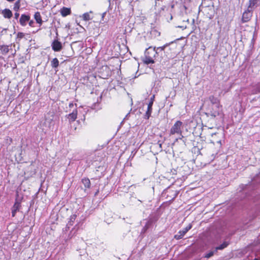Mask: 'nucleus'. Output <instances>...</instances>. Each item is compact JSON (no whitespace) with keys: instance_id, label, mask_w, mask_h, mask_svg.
Listing matches in <instances>:
<instances>
[{"instance_id":"obj_25","label":"nucleus","mask_w":260,"mask_h":260,"mask_svg":"<svg viewBox=\"0 0 260 260\" xmlns=\"http://www.w3.org/2000/svg\"><path fill=\"white\" fill-rule=\"evenodd\" d=\"M184 236V235H183L182 233H180V231L178 232V234L175 235V237L176 239H180L183 238Z\"/></svg>"},{"instance_id":"obj_5","label":"nucleus","mask_w":260,"mask_h":260,"mask_svg":"<svg viewBox=\"0 0 260 260\" xmlns=\"http://www.w3.org/2000/svg\"><path fill=\"white\" fill-rule=\"evenodd\" d=\"M78 111L77 108H75L72 112L66 115V117L69 120L70 123L73 122L76 120L77 117Z\"/></svg>"},{"instance_id":"obj_17","label":"nucleus","mask_w":260,"mask_h":260,"mask_svg":"<svg viewBox=\"0 0 260 260\" xmlns=\"http://www.w3.org/2000/svg\"><path fill=\"white\" fill-rule=\"evenodd\" d=\"M92 11H89V12L85 13L82 15V18L84 21H88L92 19V17L90 16V14H92Z\"/></svg>"},{"instance_id":"obj_4","label":"nucleus","mask_w":260,"mask_h":260,"mask_svg":"<svg viewBox=\"0 0 260 260\" xmlns=\"http://www.w3.org/2000/svg\"><path fill=\"white\" fill-rule=\"evenodd\" d=\"M249 9L246 10L243 14L242 21L244 23L249 21L252 16V10Z\"/></svg>"},{"instance_id":"obj_9","label":"nucleus","mask_w":260,"mask_h":260,"mask_svg":"<svg viewBox=\"0 0 260 260\" xmlns=\"http://www.w3.org/2000/svg\"><path fill=\"white\" fill-rule=\"evenodd\" d=\"M219 136L221 137L222 136V134H219V133H213L212 134L211 137L213 138V139L210 140V142L212 144L217 143L221 146V140L220 139H216V137H219Z\"/></svg>"},{"instance_id":"obj_26","label":"nucleus","mask_w":260,"mask_h":260,"mask_svg":"<svg viewBox=\"0 0 260 260\" xmlns=\"http://www.w3.org/2000/svg\"><path fill=\"white\" fill-rule=\"evenodd\" d=\"M184 236V235H183L182 233H180V231L178 232V234L175 235V237L176 239H180L183 238Z\"/></svg>"},{"instance_id":"obj_33","label":"nucleus","mask_w":260,"mask_h":260,"mask_svg":"<svg viewBox=\"0 0 260 260\" xmlns=\"http://www.w3.org/2000/svg\"><path fill=\"white\" fill-rule=\"evenodd\" d=\"M254 260H259L258 258H255Z\"/></svg>"},{"instance_id":"obj_16","label":"nucleus","mask_w":260,"mask_h":260,"mask_svg":"<svg viewBox=\"0 0 260 260\" xmlns=\"http://www.w3.org/2000/svg\"><path fill=\"white\" fill-rule=\"evenodd\" d=\"M34 18H35L36 22L38 23H39L40 24V25H41L43 23V21L42 20V17H41L40 12H36L34 15Z\"/></svg>"},{"instance_id":"obj_2","label":"nucleus","mask_w":260,"mask_h":260,"mask_svg":"<svg viewBox=\"0 0 260 260\" xmlns=\"http://www.w3.org/2000/svg\"><path fill=\"white\" fill-rule=\"evenodd\" d=\"M157 54L155 47L152 48L149 47L145 52V57L143 61L145 64H149L154 62V58Z\"/></svg>"},{"instance_id":"obj_6","label":"nucleus","mask_w":260,"mask_h":260,"mask_svg":"<svg viewBox=\"0 0 260 260\" xmlns=\"http://www.w3.org/2000/svg\"><path fill=\"white\" fill-rule=\"evenodd\" d=\"M52 48L54 51H60L62 49V44L61 42L57 40H54L51 44Z\"/></svg>"},{"instance_id":"obj_32","label":"nucleus","mask_w":260,"mask_h":260,"mask_svg":"<svg viewBox=\"0 0 260 260\" xmlns=\"http://www.w3.org/2000/svg\"><path fill=\"white\" fill-rule=\"evenodd\" d=\"M75 217H76V216H75V215H73L72 216H71V218H72V219H75Z\"/></svg>"},{"instance_id":"obj_28","label":"nucleus","mask_w":260,"mask_h":260,"mask_svg":"<svg viewBox=\"0 0 260 260\" xmlns=\"http://www.w3.org/2000/svg\"><path fill=\"white\" fill-rule=\"evenodd\" d=\"M34 22L33 20H30L29 22V26H30L31 27L34 26Z\"/></svg>"},{"instance_id":"obj_18","label":"nucleus","mask_w":260,"mask_h":260,"mask_svg":"<svg viewBox=\"0 0 260 260\" xmlns=\"http://www.w3.org/2000/svg\"><path fill=\"white\" fill-rule=\"evenodd\" d=\"M82 182L86 188H89L90 186V181L88 178H83L82 180Z\"/></svg>"},{"instance_id":"obj_1","label":"nucleus","mask_w":260,"mask_h":260,"mask_svg":"<svg viewBox=\"0 0 260 260\" xmlns=\"http://www.w3.org/2000/svg\"><path fill=\"white\" fill-rule=\"evenodd\" d=\"M182 128L183 123L180 120H177L171 127L170 130V135H176L179 136V137L176 139V141H177L178 140H181L183 138L182 134Z\"/></svg>"},{"instance_id":"obj_30","label":"nucleus","mask_w":260,"mask_h":260,"mask_svg":"<svg viewBox=\"0 0 260 260\" xmlns=\"http://www.w3.org/2000/svg\"><path fill=\"white\" fill-rule=\"evenodd\" d=\"M106 14V12H104V13H103L102 14V19H104V17H105V16Z\"/></svg>"},{"instance_id":"obj_15","label":"nucleus","mask_w":260,"mask_h":260,"mask_svg":"<svg viewBox=\"0 0 260 260\" xmlns=\"http://www.w3.org/2000/svg\"><path fill=\"white\" fill-rule=\"evenodd\" d=\"M0 51L2 54L6 55L9 52V46L6 45H1Z\"/></svg>"},{"instance_id":"obj_24","label":"nucleus","mask_w":260,"mask_h":260,"mask_svg":"<svg viewBox=\"0 0 260 260\" xmlns=\"http://www.w3.org/2000/svg\"><path fill=\"white\" fill-rule=\"evenodd\" d=\"M24 37V34L22 32H19L17 34V39L19 40H21Z\"/></svg>"},{"instance_id":"obj_23","label":"nucleus","mask_w":260,"mask_h":260,"mask_svg":"<svg viewBox=\"0 0 260 260\" xmlns=\"http://www.w3.org/2000/svg\"><path fill=\"white\" fill-rule=\"evenodd\" d=\"M216 252H217V251H215V249L213 250L210 251L209 252H208L205 254V257L209 258V257H211L212 256H213V254H214V253H215Z\"/></svg>"},{"instance_id":"obj_13","label":"nucleus","mask_w":260,"mask_h":260,"mask_svg":"<svg viewBox=\"0 0 260 260\" xmlns=\"http://www.w3.org/2000/svg\"><path fill=\"white\" fill-rule=\"evenodd\" d=\"M209 100L210 102V104L209 105V107L213 106L214 105H220L218 100L214 96H210L209 98Z\"/></svg>"},{"instance_id":"obj_21","label":"nucleus","mask_w":260,"mask_h":260,"mask_svg":"<svg viewBox=\"0 0 260 260\" xmlns=\"http://www.w3.org/2000/svg\"><path fill=\"white\" fill-rule=\"evenodd\" d=\"M20 7V0H17L14 5L13 9L14 11L18 12Z\"/></svg>"},{"instance_id":"obj_22","label":"nucleus","mask_w":260,"mask_h":260,"mask_svg":"<svg viewBox=\"0 0 260 260\" xmlns=\"http://www.w3.org/2000/svg\"><path fill=\"white\" fill-rule=\"evenodd\" d=\"M192 228L191 224L188 225L186 228H184L182 231H180V233H182L183 235H185L189 230Z\"/></svg>"},{"instance_id":"obj_31","label":"nucleus","mask_w":260,"mask_h":260,"mask_svg":"<svg viewBox=\"0 0 260 260\" xmlns=\"http://www.w3.org/2000/svg\"><path fill=\"white\" fill-rule=\"evenodd\" d=\"M164 47H158L157 48V49H160L161 50H164Z\"/></svg>"},{"instance_id":"obj_3","label":"nucleus","mask_w":260,"mask_h":260,"mask_svg":"<svg viewBox=\"0 0 260 260\" xmlns=\"http://www.w3.org/2000/svg\"><path fill=\"white\" fill-rule=\"evenodd\" d=\"M208 114L213 117H216L222 114V106L214 105L213 106L208 107L207 109Z\"/></svg>"},{"instance_id":"obj_11","label":"nucleus","mask_w":260,"mask_h":260,"mask_svg":"<svg viewBox=\"0 0 260 260\" xmlns=\"http://www.w3.org/2000/svg\"><path fill=\"white\" fill-rule=\"evenodd\" d=\"M260 5V0H249L248 8L257 7Z\"/></svg>"},{"instance_id":"obj_8","label":"nucleus","mask_w":260,"mask_h":260,"mask_svg":"<svg viewBox=\"0 0 260 260\" xmlns=\"http://www.w3.org/2000/svg\"><path fill=\"white\" fill-rule=\"evenodd\" d=\"M154 98V96L153 95V97L151 98V100H150L149 104L148 105L147 110V111L146 112V114H145V117H146V118H147V119H148L151 115V114L152 112V106L153 103Z\"/></svg>"},{"instance_id":"obj_20","label":"nucleus","mask_w":260,"mask_h":260,"mask_svg":"<svg viewBox=\"0 0 260 260\" xmlns=\"http://www.w3.org/2000/svg\"><path fill=\"white\" fill-rule=\"evenodd\" d=\"M229 245V243L227 242H224L219 246H217L215 248V251H217L218 250H222L224 248L226 247Z\"/></svg>"},{"instance_id":"obj_14","label":"nucleus","mask_w":260,"mask_h":260,"mask_svg":"<svg viewBox=\"0 0 260 260\" xmlns=\"http://www.w3.org/2000/svg\"><path fill=\"white\" fill-rule=\"evenodd\" d=\"M71 12V9L66 7H63L60 10V13L63 17L70 15Z\"/></svg>"},{"instance_id":"obj_27","label":"nucleus","mask_w":260,"mask_h":260,"mask_svg":"<svg viewBox=\"0 0 260 260\" xmlns=\"http://www.w3.org/2000/svg\"><path fill=\"white\" fill-rule=\"evenodd\" d=\"M74 104L73 103H70L69 104V108H73V107H74ZM75 106L76 108H77V104H75Z\"/></svg>"},{"instance_id":"obj_19","label":"nucleus","mask_w":260,"mask_h":260,"mask_svg":"<svg viewBox=\"0 0 260 260\" xmlns=\"http://www.w3.org/2000/svg\"><path fill=\"white\" fill-rule=\"evenodd\" d=\"M51 65L52 68H56L59 66V61L57 58H53L51 61Z\"/></svg>"},{"instance_id":"obj_29","label":"nucleus","mask_w":260,"mask_h":260,"mask_svg":"<svg viewBox=\"0 0 260 260\" xmlns=\"http://www.w3.org/2000/svg\"><path fill=\"white\" fill-rule=\"evenodd\" d=\"M19 16V14L18 13L16 12L15 13V18L16 19H18Z\"/></svg>"},{"instance_id":"obj_12","label":"nucleus","mask_w":260,"mask_h":260,"mask_svg":"<svg viewBox=\"0 0 260 260\" xmlns=\"http://www.w3.org/2000/svg\"><path fill=\"white\" fill-rule=\"evenodd\" d=\"M3 16L6 18H11L12 16V13L11 10L8 9H5L2 12Z\"/></svg>"},{"instance_id":"obj_7","label":"nucleus","mask_w":260,"mask_h":260,"mask_svg":"<svg viewBox=\"0 0 260 260\" xmlns=\"http://www.w3.org/2000/svg\"><path fill=\"white\" fill-rule=\"evenodd\" d=\"M20 207V202L16 199L12 208V215L13 217L15 216L16 212L19 210Z\"/></svg>"},{"instance_id":"obj_10","label":"nucleus","mask_w":260,"mask_h":260,"mask_svg":"<svg viewBox=\"0 0 260 260\" xmlns=\"http://www.w3.org/2000/svg\"><path fill=\"white\" fill-rule=\"evenodd\" d=\"M29 16L25 14H22L20 17L19 22L22 26H25L26 25V22H28L29 20Z\"/></svg>"}]
</instances>
